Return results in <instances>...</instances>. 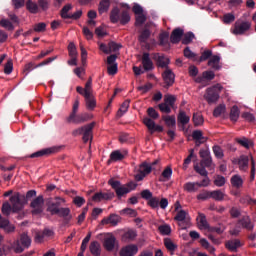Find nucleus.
Instances as JSON below:
<instances>
[{
  "label": "nucleus",
  "mask_w": 256,
  "mask_h": 256,
  "mask_svg": "<svg viewBox=\"0 0 256 256\" xmlns=\"http://www.w3.org/2000/svg\"><path fill=\"white\" fill-rule=\"evenodd\" d=\"M37 196V191L29 190L26 195H21L19 192L14 193L10 196L9 201H5L2 204L1 212L5 217H9L11 213H21L27 205V201Z\"/></svg>",
  "instance_id": "1"
},
{
  "label": "nucleus",
  "mask_w": 256,
  "mask_h": 256,
  "mask_svg": "<svg viewBox=\"0 0 256 256\" xmlns=\"http://www.w3.org/2000/svg\"><path fill=\"white\" fill-rule=\"evenodd\" d=\"M61 203H65V200L56 198L54 202L48 203L46 211L50 213V215H58V217L63 219L64 225H69V223H71V219H73V215H71V209L61 207Z\"/></svg>",
  "instance_id": "2"
},
{
  "label": "nucleus",
  "mask_w": 256,
  "mask_h": 256,
  "mask_svg": "<svg viewBox=\"0 0 256 256\" xmlns=\"http://www.w3.org/2000/svg\"><path fill=\"white\" fill-rule=\"evenodd\" d=\"M154 24L153 22H146L145 25H141L139 29L138 41L145 50L150 51L155 45V39L153 37Z\"/></svg>",
  "instance_id": "3"
},
{
  "label": "nucleus",
  "mask_w": 256,
  "mask_h": 256,
  "mask_svg": "<svg viewBox=\"0 0 256 256\" xmlns=\"http://www.w3.org/2000/svg\"><path fill=\"white\" fill-rule=\"evenodd\" d=\"M111 23H119L121 25H127L129 23V5H122L119 9L115 7L110 12Z\"/></svg>",
  "instance_id": "4"
},
{
  "label": "nucleus",
  "mask_w": 256,
  "mask_h": 256,
  "mask_svg": "<svg viewBox=\"0 0 256 256\" xmlns=\"http://www.w3.org/2000/svg\"><path fill=\"white\" fill-rule=\"evenodd\" d=\"M95 127V122H91L90 124L84 125L72 131L73 137H79V135H83L82 140L84 143H88L89 139H93V129Z\"/></svg>",
  "instance_id": "5"
},
{
  "label": "nucleus",
  "mask_w": 256,
  "mask_h": 256,
  "mask_svg": "<svg viewBox=\"0 0 256 256\" xmlns=\"http://www.w3.org/2000/svg\"><path fill=\"white\" fill-rule=\"evenodd\" d=\"M108 185H110V187L115 191L116 197H118V199L125 197V195L129 193V183L123 185L121 184V181L116 180L115 178H110L108 180Z\"/></svg>",
  "instance_id": "6"
},
{
  "label": "nucleus",
  "mask_w": 256,
  "mask_h": 256,
  "mask_svg": "<svg viewBox=\"0 0 256 256\" xmlns=\"http://www.w3.org/2000/svg\"><path fill=\"white\" fill-rule=\"evenodd\" d=\"M206 169H215V164L213 163L212 157L202 159L200 162V166L198 164L194 166V170L201 177H207L208 171Z\"/></svg>",
  "instance_id": "7"
},
{
  "label": "nucleus",
  "mask_w": 256,
  "mask_h": 256,
  "mask_svg": "<svg viewBox=\"0 0 256 256\" xmlns=\"http://www.w3.org/2000/svg\"><path fill=\"white\" fill-rule=\"evenodd\" d=\"M29 247H31V238L26 233L21 234L20 241L17 240L12 245V249L16 253H23V251L29 249Z\"/></svg>",
  "instance_id": "8"
},
{
  "label": "nucleus",
  "mask_w": 256,
  "mask_h": 256,
  "mask_svg": "<svg viewBox=\"0 0 256 256\" xmlns=\"http://www.w3.org/2000/svg\"><path fill=\"white\" fill-rule=\"evenodd\" d=\"M223 87L220 84L214 85L206 90V94L204 95L205 100L209 104L216 103L220 98V93Z\"/></svg>",
  "instance_id": "9"
},
{
  "label": "nucleus",
  "mask_w": 256,
  "mask_h": 256,
  "mask_svg": "<svg viewBox=\"0 0 256 256\" xmlns=\"http://www.w3.org/2000/svg\"><path fill=\"white\" fill-rule=\"evenodd\" d=\"M132 12L135 14V26L141 27L147 21L143 8L141 5L135 3L132 7Z\"/></svg>",
  "instance_id": "10"
},
{
  "label": "nucleus",
  "mask_w": 256,
  "mask_h": 256,
  "mask_svg": "<svg viewBox=\"0 0 256 256\" xmlns=\"http://www.w3.org/2000/svg\"><path fill=\"white\" fill-rule=\"evenodd\" d=\"M59 151H61V147H50L34 152L27 157L30 159H39V157H49V155H53V153H59Z\"/></svg>",
  "instance_id": "11"
},
{
  "label": "nucleus",
  "mask_w": 256,
  "mask_h": 256,
  "mask_svg": "<svg viewBox=\"0 0 256 256\" xmlns=\"http://www.w3.org/2000/svg\"><path fill=\"white\" fill-rule=\"evenodd\" d=\"M151 58L153 61H155L156 66L158 68L168 69L170 60H169V58H166V56H164V54L155 52V53L151 54Z\"/></svg>",
  "instance_id": "12"
},
{
  "label": "nucleus",
  "mask_w": 256,
  "mask_h": 256,
  "mask_svg": "<svg viewBox=\"0 0 256 256\" xmlns=\"http://www.w3.org/2000/svg\"><path fill=\"white\" fill-rule=\"evenodd\" d=\"M99 50L105 55H111V53H115V51H119L121 49V45L117 44L116 42H109L108 44L98 42Z\"/></svg>",
  "instance_id": "13"
},
{
  "label": "nucleus",
  "mask_w": 256,
  "mask_h": 256,
  "mask_svg": "<svg viewBox=\"0 0 256 256\" xmlns=\"http://www.w3.org/2000/svg\"><path fill=\"white\" fill-rule=\"evenodd\" d=\"M251 28V22L239 20L234 23V30H232V34L234 35H244Z\"/></svg>",
  "instance_id": "14"
},
{
  "label": "nucleus",
  "mask_w": 256,
  "mask_h": 256,
  "mask_svg": "<svg viewBox=\"0 0 256 256\" xmlns=\"http://www.w3.org/2000/svg\"><path fill=\"white\" fill-rule=\"evenodd\" d=\"M45 204V200L43 199V196L36 197L31 203L30 207L32 210V215H41L43 213V205Z\"/></svg>",
  "instance_id": "15"
},
{
  "label": "nucleus",
  "mask_w": 256,
  "mask_h": 256,
  "mask_svg": "<svg viewBox=\"0 0 256 256\" xmlns=\"http://www.w3.org/2000/svg\"><path fill=\"white\" fill-rule=\"evenodd\" d=\"M151 171H152V166L150 165V163L143 162L140 165L139 173H137L135 175V181H143V178L146 175H149V173H151Z\"/></svg>",
  "instance_id": "16"
},
{
  "label": "nucleus",
  "mask_w": 256,
  "mask_h": 256,
  "mask_svg": "<svg viewBox=\"0 0 256 256\" xmlns=\"http://www.w3.org/2000/svg\"><path fill=\"white\" fill-rule=\"evenodd\" d=\"M55 59H57V56L49 57L37 65H35V63L33 62H29L25 65V71H28L29 73L30 71H33V69H38V67H44V65H49V63H53Z\"/></svg>",
  "instance_id": "17"
},
{
  "label": "nucleus",
  "mask_w": 256,
  "mask_h": 256,
  "mask_svg": "<svg viewBox=\"0 0 256 256\" xmlns=\"http://www.w3.org/2000/svg\"><path fill=\"white\" fill-rule=\"evenodd\" d=\"M143 123L148 128L150 134H153L155 132L160 133V132H163V130H164L162 126L156 125L155 122L152 119L148 118V117L143 119Z\"/></svg>",
  "instance_id": "18"
},
{
  "label": "nucleus",
  "mask_w": 256,
  "mask_h": 256,
  "mask_svg": "<svg viewBox=\"0 0 256 256\" xmlns=\"http://www.w3.org/2000/svg\"><path fill=\"white\" fill-rule=\"evenodd\" d=\"M162 77L165 83V88L171 87L175 82V74L169 68H166L162 74Z\"/></svg>",
  "instance_id": "19"
},
{
  "label": "nucleus",
  "mask_w": 256,
  "mask_h": 256,
  "mask_svg": "<svg viewBox=\"0 0 256 256\" xmlns=\"http://www.w3.org/2000/svg\"><path fill=\"white\" fill-rule=\"evenodd\" d=\"M141 63L145 71H152L154 69V64L150 58L149 52H143Z\"/></svg>",
  "instance_id": "20"
},
{
  "label": "nucleus",
  "mask_w": 256,
  "mask_h": 256,
  "mask_svg": "<svg viewBox=\"0 0 256 256\" xmlns=\"http://www.w3.org/2000/svg\"><path fill=\"white\" fill-rule=\"evenodd\" d=\"M215 78V74L212 70H206L202 76H197L195 82L198 84H204L205 80L212 81Z\"/></svg>",
  "instance_id": "21"
},
{
  "label": "nucleus",
  "mask_w": 256,
  "mask_h": 256,
  "mask_svg": "<svg viewBox=\"0 0 256 256\" xmlns=\"http://www.w3.org/2000/svg\"><path fill=\"white\" fill-rule=\"evenodd\" d=\"M184 35V30L180 27L178 28H175L172 33H171V36H170V40H171V43L172 44H178L180 43L182 37Z\"/></svg>",
  "instance_id": "22"
},
{
  "label": "nucleus",
  "mask_w": 256,
  "mask_h": 256,
  "mask_svg": "<svg viewBox=\"0 0 256 256\" xmlns=\"http://www.w3.org/2000/svg\"><path fill=\"white\" fill-rule=\"evenodd\" d=\"M0 229H3L5 233H14L15 225L11 224L7 218L2 217V220H0Z\"/></svg>",
  "instance_id": "23"
},
{
  "label": "nucleus",
  "mask_w": 256,
  "mask_h": 256,
  "mask_svg": "<svg viewBox=\"0 0 256 256\" xmlns=\"http://www.w3.org/2000/svg\"><path fill=\"white\" fill-rule=\"evenodd\" d=\"M126 155H127V151H125V153H121V151L119 150H115L111 152L110 159L108 160V165H111V163H115L117 161H123Z\"/></svg>",
  "instance_id": "24"
},
{
  "label": "nucleus",
  "mask_w": 256,
  "mask_h": 256,
  "mask_svg": "<svg viewBox=\"0 0 256 256\" xmlns=\"http://www.w3.org/2000/svg\"><path fill=\"white\" fill-rule=\"evenodd\" d=\"M84 98L86 109H88V111H93V109L97 107V100H95V96H93V94H86Z\"/></svg>",
  "instance_id": "25"
},
{
  "label": "nucleus",
  "mask_w": 256,
  "mask_h": 256,
  "mask_svg": "<svg viewBox=\"0 0 256 256\" xmlns=\"http://www.w3.org/2000/svg\"><path fill=\"white\" fill-rule=\"evenodd\" d=\"M101 223L102 225H112L115 227L119 223V215L110 214L109 217L104 218Z\"/></svg>",
  "instance_id": "26"
},
{
  "label": "nucleus",
  "mask_w": 256,
  "mask_h": 256,
  "mask_svg": "<svg viewBox=\"0 0 256 256\" xmlns=\"http://www.w3.org/2000/svg\"><path fill=\"white\" fill-rule=\"evenodd\" d=\"M238 223L242 225V228L248 231H252L254 229V224L249 216L242 217L240 220H238Z\"/></svg>",
  "instance_id": "27"
},
{
  "label": "nucleus",
  "mask_w": 256,
  "mask_h": 256,
  "mask_svg": "<svg viewBox=\"0 0 256 256\" xmlns=\"http://www.w3.org/2000/svg\"><path fill=\"white\" fill-rule=\"evenodd\" d=\"M91 255L101 256V244L98 241H92L89 246Z\"/></svg>",
  "instance_id": "28"
},
{
  "label": "nucleus",
  "mask_w": 256,
  "mask_h": 256,
  "mask_svg": "<svg viewBox=\"0 0 256 256\" xmlns=\"http://www.w3.org/2000/svg\"><path fill=\"white\" fill-rule=\"evenodd\" d=\"M242 246V243L239 239H234L226 242V248L230 250V252H237V249Z\"/></svg>",
  "instance_id": "29"
},
{
  "label": "nucleus",
  "mask_w": 256,
  "mask_h": 256,
  "mask_svg": "<svg viewBox=\"0 0 256 256\" xmlns=\"http://www.w3.org/2000/svg\"><path fill=\"white\" fill-rule=\"evenodd\" d=\"M116 239H115V236H111V237H108L106 239H104V249H106V251H113V249H115V243H116Z\"/></svg>",
  "instance_id": "30"
},
{
  "label": "nucleus",
  "mask_w": 256,
  "mask_h": 256,
  "mask_svg": "<svg viewBox=\"0 0 256 256\" xmlns=\"http://www.w3.org/2000/svg\"><path fill=\"white\" fill-rule=\"evenodd\" d=\"M197 221H198L200 230H203V229L207 230L210 226L209 223L207 222V218H206L205 214H203V213L198 214Z\"/></svg>",
  "instance_id": "31"
},
{
  "label": "nucleus",
  "mask_w": 256,
  "mask_h": 256,
  "mask_svg": "<svg viewBox=\"0 0 256 256\" xmlns=\"http://www.w3.org/2000/svg\"><path fill=\"white\" fill-rule=\"evenodd\" d=\"M230 183L233 185L236 189H241L243 187V179L240 175L236 174L230 178Z\"/></svg>",
  "instance_id": "32"
},
{
  "label": "nucleus",
  "mask_w": 256,
  "mask_h": 256,
  "mask_svg": "<svg viewBox=\"0 0 256 256\" xmlns=\"http://www.w3.org/2000/svg\"><path fill=\"white\" fill-rule=\"evenodd\" d=\"M220 60V56H212L208 62V66L212 67L215 71H219L221 69Z\"/></svg>",
  "instance_id": "33"
},
{
  "label": "nucleus",
  "mask_w": 256,
  "mask_h": 256,
  "mask_svg": "<svg viewBox=\"0 0 256 256\" xmlns=\"http://www.w3.org/2000/svg\"><path fill=\"white\" fill-rule=\"evenodd\" d=\"M238 166L240 168V171H247L249 166V157L240 156V159H238Z\"/></svg>",
  "instance_id": "34"
},
{
  "label": "nucleus",
  "mask_w": 256,
  "mask_h": 256,
  "mask_svg": "<svg viewBox=\"0 0 256 256\" xmlns=\"http://www.w3.org/2000/svg\"><path fill=\"white\" fill-rule=\"evenodd\" d=\"M26 9L30 12L33 13L34 15L39 13V5L32 0H27L26 2Z\"/></svg>",
  "instance_id": "35"
},
{
  "label": "nucleus",
  "mask_w": 256,
  "mask_h": 256,
  "mask_svg": "<svg viewBox=\"0 0 256 256\" xmlns=\"http://www.w3.org/2000/svg\"><path fill=\"white\" fill-rule=\"evenodd\" d=\"M163 121L165 122L166 126L170 129L176 128V118L175 116H163Z\"/></svg>",
  "instance_id": "36"
},
{
  "label": "nucleus",
  "mask_w": 256,
  "mask_h": 256,
  "mask_svg": "<svg viewBox=\"0 0 256 256\" xmlns=\"http://www.w3.org/2000/svg\"><path fill=\"white\" fill-rule=\"evenodd\" d=\"M224 198H225V193H223L222 190L211 191V199L217 202H222L224 201Z\"/></svg>",
  "instance_id": "37"
},
{
  "label": "nucleus",
  "mask_w": 256,
  "mask_h": 256,
  "mask_svg": "<svg viewBox=\"0 0 256 256\" xmlns=\"http://www.w3.org/2000/svg\"><path fill=\"white\" fill-rule=\"evenodd\" d=\"M127 111H129V100H126L121 107L119 108L116 117H118V119H121V117H123V115H125V113H127Z\"/></svg>",
  "instance_id": "38"
},
{
  "label": "nucleus",
  "mask_w": 256,
  "mask_h": 256,
  "mask_svg": "<svg viewBox=\"0 0 256 256\" xmlns=\"http://www.w3.org/2000/svg\"><path fill=\"white\" fill-rule=\"evenodd\" d=\"M240 116V110L238 106H233L232 109H230V121L237 122Z\"/></svg>",
  "instance_id": "39"
},
{
  "label": "nucleus",
  "mask_w": 256,
  "mask_h": 256,
  "mask_svg": "<svg viewBox=\"0 0 256 256\" xmlns=\"http://www.w3.org/2000/svg\"><path fill=\"white\" fill-rule=\"evenodd\" d=\"M172 177V168L170 166L166 167L159 178V181H169Z\"/></svg>",
  "instance_id": "40"
},
{
  "label": "nucleus",
  "mask_w": 256,
  "mask_h": 256,
  "mask_svg": "<svg viewBox=\"0 0 256 256\" xmlns=\"http://www.w3.org/2000/svg\"><path fill=\"white\" fill-rule=\"evenodd\" d=\"M169 43V32L163 31L159 34V45L166 46Z\"/></svg>",
  "instance_id": "41"
},
{
  "label": "nucleus",
  "mask_w": 256,
  "mask_h": 256,
  "mask_svg": "<svg viewBox=\"0 0 256 256\" xmlns=\"http://www.w3.org/2000/svg\"><path fill=\"white\" fill-rule=\"evenodd\" d=\"M184 190L188 193H195L198 191L197 182H187L184 185Z\"/></svg>",
  "instance_id": "42"
},
{
  "label": "nucleus",
  "mask_w": 256,
  "mask_h": 256,
  "mask_svg": "<svg viewBox=\"0 0 256 256\" xmlns=\"http://www.w3.org/2000/svg\"><path fill=\"white\" fill-rule=\"evenodd\" d=\"M67 123H74L75 125H81L83 123V120H81L80 114H74V116L71 118V116H68L66 118Z\"/></svg>",
  "instance_id": "43"
},
{
  "label": "nucleus",
  "mask_w": 256,
  "mask_h": 256,
  "mask_svg": "<svg viewBox=\"0 0 256 256\" xmlns=\"http://www.w3.org/2000/svg\"><path fill=\"white\" fill-rule=\"evenodd\" d=\"M71 9H73V6L71 4H67L62 8L60 13L62 19H69V17H71V14H69V11H71Z\"/></svg>",
  "instance_id": "44"
},
{
  "label": "nucleus",
  "mask_w": 256,
  "mask_h": 256,
  "mask_svg": "<svg viewBox=\"0 0 256 256\" xmlns=\"http://www.w3.org/2000/svg\"><path fill=\"white\" fill-rule=\"evenodd\" d=\"M158 230L162 236H169L171 234V226L168 224L160 225Z\"/></svg>",
  "instance_id": "45"
},
{
  "label": "nucleus",
  "mask_w": 256,
  "mask_h": 256,
  "mask_svg": "<svg viewBox=\"0 0 256 256\" xmlns=\"http://www.w3.org/2000/svg\"><path fill=\"white\" fill-rule=\"evenodd\" d=\"M164 246L170 252H174L177 249V245L170 238L164 239Z\"/></svg>",
  "instance_id": "46"
},
{
  "label": "nucleus",
  "mask_w": 256,
  "mask_h": 256,
  "mask_svg": "<svg viewBox=\"0 0 256 256\" xmlns=\"http://www.w3.org/2000/svg\"><path fill=\"white\" fill-rule=\"evenodd\" d=\"M195 38V35L193 32L189 31L185 33L183 39H182V44L183 45H189L192 43V40Z\"/></svg>",
  "instance_id": "47"
},
{
  "label": "nucleus",
  "mask_w": 256,
  "mask_h": 256,
  "mask_svg": "<svg viewBox=\"0 0 256 256\" xmlns=\"http://www.w3.org/2000/svg\"><path fill=\"white\" fill-rule=\"evenodd\" d=\"M108 10H109V0H102L98 8L100 15H103V13H107Z\"/></svg>",
  "instance_id": "48"
},
{
  "label": "nucleus",
  "mask_w": 256,
  "mask_h": 256,
  "mask_svg": "<svg viewBox=\"0 0 256 256\" xmlns=\"http://www.w3.org/2000/svg\"><path fill=\"white\" fill-rule=\"evenodd\" d=\"M93 78H89L85 84V88H84V91H85V95H93Z\"/></svg>",
  "instance_id": "49"
},
{
  "label": "nucleus",
  "mask_w": 256,
  "mask_h": 256,
  "mask_svg": "<svg viewBox=\"0 0 256 256\" xmlns=\"http://www.w3.org/2000/svg\"><path fill=\"white\" fill-rule=\"evenodd\" d=\"M0 25L4 28L7 29V31H13L15 29V26H13V23L7 19H1L0 20Z\"/></svg>",
  "instance_id": "50"
},
{
  "label": "nucleus",
  "mask_w": 256,
  "mask_h": 256,
  "mask_svg": "<svg viewBox=\"0 0 256 256\" xmlns=\"http://www.w3.org/2000/svg\"><path fill=\"white\" fill-rule=\"evenodd\" d=\"M188 213L185 210H179L174 218L177 222H184Z\"/></svg>",
  "instance_id": "51"
},
{
  "label": "nucleus",
  "mask_w": 256,
  "mask_h": 256,
  "mask_svg": "<svg viewBox=\"0 0 256 256\" xmlns=\"http://www.w3.org/2000/svg\"><path fill=\"white\" fill-rule=\"evenodd\" d=\"M190 121V118L186 115L185 112L181 111L178 115V122L182 125L188 124Z\"/></svg>",
  "instance_id": "52"
},
{
  "label": "nucleus",
  "mask_w": 256,
  "mask_h": 256,
  "mask_svg": "<svg viewBox=\"0 0 256 256\" xmlns=\"http://www.w3.org/2000/svg\"><path fill=\"white\" fill-rule=\"evenodd\" d=\"M147 205L151 209H158L159 208V198L157 197H152L151 199L148 200Z\"/></svg>",
  "instance_id": "53"
},
{
  "label": "nucleus",
  "mask_w": 256,
  "mask_h": 256,
  "mask_svg": "<svg viewBox=\"0 0 256 256\" xmlns=\"http://www.w3.org/2000/svg\"><path fill=\"white\" fill-rule=\"evenodd\" d=\"M211 199V191L204 190L197 196V200L199 201H206Z\"/></svg>",
  "instance_id": "54"
},
{
  "label": "nucleus",
  "mask_w": 256,
  "mask_h": 256,
  "mask_svg": "<svg viewBox=\"0 0 256 256\" xmlns=\"http://www.w3.org/2000/svg\"><path fill=\"white\" fill-rule=\"evenodd\" d=\"M235 21V15L233 13H226L223 17V22L226 25H229Z\"/></svg>",
  "instance_id": "55"
},
{
  "label": "nucleus",
  "mask_w": 256,
  "mask_h": 256,
  "mask_svg": "<svg viewBox=\"0 0 256 256\" xmlns=\"http://www.w3.org/2000/svg\"><path fill=\"white\" fill-rule=\"evenodd\" d=\"M46 29H47V24H45V22H40L34 25V31L36 33H43L46 31Z\"/></svg>",
  "instance_id": "56"
},
{
  "label": "nucleus",
  "mask_w": 256,
  "mask_h": 256,
  "mask_svg": "<svg viewBox=\"0 0 256 256\" xmlns=\"http://www.w3.org/2000/svg\"><path fill=\"white\" fill-rule=\"evenodd\" d=\"M193 122L195 126H200L203 124L204 119L200 113H194L193 115Z\"/></svg>",
  "instance_id": "57"
},
{
  "label": "nucleus",
  "mask_w": 256,
  "mask_h": 256,
  "mask_svg": "<svg viewBox=\"0 0 256 256\" xmlns=\"http://www.w3.org/2000/svg\"><path fill=\"white\" fill-rule=\"evenodd\" d=\"M164 102L170 107L174 108V104L176 102V97L173 95L165 96Z\"/></svg>",
  "instance_id": "58"
},
{
  "label": "nucleus",
  "mask_w": 256,
  "mask_h": 256,
  "mask_svg": "<svg viewBox=\"0 0 256 256\" xmlns=\"http://www.w3.org/2000/svg\"><path fill=\"white\" fill-rule=\"evenodd\" d=\"M225 183H226V178L221 175H218L214 180V185H216V187H224Z\"/></svg>",
  "instance_id": "59"
},
{
  "label": "nucleus",
  "mask_w": 256,
  "mask_h": 256,
  "mask_svg": "<svg viewBox=\"0 0 256 256\" xmlns=\"http://www.w3.org/2000/svg\"><path fill=\"white\" fill-rule=\"evenodd\" d=\"M213 152H214L215 156H216L218 159H221V158L224 157L223 149H222L220 146H218V145H215V146L213 147Z\"/></svg>",
  "instance_id": "60"
},
{
  "label": "nucleus",
  "mask_w": 256,
  "mask_h": 256,
  "mask_svg": "<svg viewBox=\"0 0 256 256\" xmlns=\"http://www.w3.org/2000/svg\"><path fill=\"white\" fill-rule=\"evenodd\" d=\"M226 111V106L224 104L219 105L217 108H215L213 115L215 117H219Z\"/></svg>",
  "instance_id": "61"
},
{
  "label": "nucleus",
  "mask_w": 256,
  "mask_h": 256,
  "mask_svg": "<svg viewBox=\"0 0 256 256\" xmlns=\"http://www.w3.org/2000/svg\"><path fill=\"white\" fill-rule=\"evenodd\" d=\"M192 137L194 140H207V138L203 136V133L200 130L193 131Z\"/></svg>",
  "instance_id": "62"
},
{
  "label": "nucleus",
  "mask_w": 256,
  "mask_h": 256,
  "mask_svg": "<svg viewBox=\"0 0 256 256\" xmlns=\"http://www.w3.org/2000/svg\"><path fill=\"white\" fill-rule=\"evenodd\" d=\"M158 107H159V109L162 113H166V114H169L171 112V108H172L168 104H166L165 102L159 104Z\"/></svg>",
  "instance_id": "63"
},
{
  "label": "nucleus",
  "mask_w": 256,
  "mask_h": 256,
  "mask_svg": "<svg viewBox=\"0 0 256 256\" xmlns=\"http://www.w3.org/2000/svg\"><path fill=\"white\" fill-rule=\"evenodd\" d=\"M141 197H142V199H144V200H146V201H149V200L152 199L153 194L151 193L150 190L145 189V190H143V191L141 192Z\"/></svg>",
  "instance_id": "64"
}]
</instances>
